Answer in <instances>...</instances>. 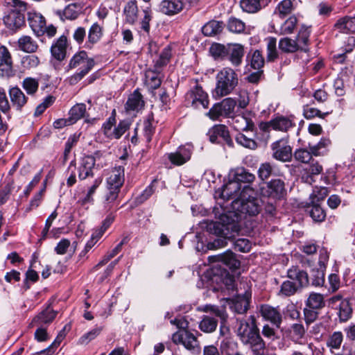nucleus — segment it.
I'll list each match as a JSON object with an SVG mask.
<instances>
[{"label":"nucleus","instance_id":"nucleus-1","mask_svg":"<svg viewBox=\"0 0 355 355\" xmlns=\"http://www.w3.org/2000/svg\"><path fill=\"white\" fill-rule=\"evenodd\" d=\"M234 211L221 215L219 221L211 222L208 230L218 236L208 244L209 249L226 246L227 239H232L239 231V223L246 215L256 216L261 210V202L256 191L250 185H244L240 193V198L233 200Z\"/></svg>","mask_w":355,"mask_h":355},{"label":"nucleus","instance_id":"nucleus-2","mask_svg":"<svg viewBox=\"0 0 355 355\" xmlns=\"http://www.w3.org/2000/svg\"><path fill=\"white\" fill-rule=\"evenodd\" d=\"M236 331L242 343L248 345L252 351L265 347V342L260 336L254 315L246 319H236Z\"/></svg>","mask_w":355,"mask_h":355},{"label":"nucleus","instance_id":"nucleus-3","mask_svg":"<svg viewBox=\"0 0 355 355\" xmlns=\"http://www.w3.org/2000/svg\"><path fill=\"white\" fill-rule=\"evenodd\" d=\"M216 87L213 91V97L220 98L230 94L239 83L238 74L231 67H224L216 76Z\"/></svg>","mask_w":355,"mask_h":355},{"label":"nucleus","instance_id":"nucleus-4","mask_svg":"<svg viewBox=\"0 0 355 355\" xmlns=\"http://www.w3.org/2000/svg\"><path fill=\"white\" fill-rule=\"evenodd\" d=\"M124 181V168L123 166L114 167L107 178V193L105 194L104 200V207L105 208L110 209L112 207L119 197V193Z\"/></svg>","mask_w":355,"mask_h":355},{"label":"nucleus","instance_id":"nucleus-5","mask_svg":"<svg viewBox=\"0 0 355 355\" xmlns=\"http://www.w3.org/2000/svg\"><path fill=\"white\" fill-rule=\"evenodd\" d=\"M94 60L89 58L85 51H82L76 53L70 60L69 69L78 68L79 71L69 78L71 85H75L85 77L94 67Z\"/></svg>","mask_w":355,"mask_h":355},{"label":"nucleus","instance_id":"nucleus-6","mask_svg":"<svg viewBox=\"0 0 355 355\" xmlns=\"http://www.w3.org/2000/svg\"><path fill=\"white\" fill-rule=\"evenodd\" d=\"M288 277L291 280L284 282L280 290L285 296L294 295L300 288L309 284L308 274L304 270L291 268L288 270Z\"/></svg>","mask_w":355,"mask_h":355},{"label":"nucleus","instance_id":"nucleus-7","mask_svg":"<svg viewBox=\"0 0 355 355\" xmlns=\"http://www.w3.org/2000/svg\"><path fill=\"white\" fill-rule=\"evenodd\" d=\"M12 2L13 8L3 17V21L9 29L16 31L24 25L26 4L19 0H12Z\"/></svg>","mask_w":355,"mask_h":355},{"label":"nucleus","instance_id":"nucleus-8","mask_svg":"<svg viewBox=\"0 0 355 355\" xmlns=\"http://www.w3.org/2000/svg\"><path fill=\"white\" fill-rule=\"evenodd\" d=\"M236 103L232 98H226L219 103H216L206 114L211 119L217 120L220 116L228 118L233 116Z\"/></svg>","mask_w":355,"mask_h":355},{"label":"nucleus","instance_id":"nucleus-9","mask_svg":"<svg viewBox=\"0 0 355 355\" xmlns=\"http://www.w3.org/2000/svg\"><path fill=\"white\" fill-rule=\"evenodd\" d=\"M261 191L263 196L279 200L286 193L284 182L280 179L271 180L261 188Z\"/></svg>","mask_w":355,"mask_h":355},{"label":"nucleus","instance_id":"nucleus-10","mask_svg":"<svg viewBox=\"0 0 355 355\" xmlns=\"http://www.w3.org/2000/svg\"><path fill=\"white\" fill-rule=\"evenodd\" d=\"M272 156L274 159L286 162L292 158V148L286 139H281L271 144Z\"/></svg>","mask_w":355,"mask_h":355},{"label":"nucleus","instance_id":"nucleus-11","mask_svg":"<svg viewBox=\"0 0 355 355\" xmlns=\"http://www.w3.org/2000/svg\"><path fill=\"white\" fill-rule=\"evenodd\" d=\"M186 101L187 104L196 107L202 105L203 108H207L209 106L208 95L199 85H196L187 93Z\"/></svg>","mask_w":355,"mask_h":355},{"label":"nucleus","instance_id":"nucleus-12","mask_svg":"<svg viewBox=\"0 0 355 355\" xmlns=\"http://www.w3.org/2000/svg\"><path fill=\"white\" fill-rule=\"evenodd\" d=\"M172 340L175 344H182L189 350L199 347L197 338L186 329H180L173 334Z\"/></svg>","mask_w":355,"mask_h":355},{"label":"nucleus","instance_id":"nucleus-13","mask_svg":"<svg viewBox=\"0 0 355 355\" xmlns=\"http://www.w3.org/2000/svg\"><path fill=\"white\" fill-rule=\"evenodd\" d=\"M192 151L193 146L187 144L180 146L175 152L168 154V158L173 164L181 166L190 159Z\"/></svg>","mask_w":355,"mask_h":355},{"label":"nucleus","instance_id":"nucleus-14","mask_svg":"<svg viewBox=\"0 0 355 355\" xmlns=\"http://www.w3.org/2000/svg\"><path fill=\"white\" fill-rule=\"evenodd\" d=\"M210 263H221L231 270H235L240 267V261L236 258L235 254L231 251H227L223 254L210 256L208 257Z\"/></svg>","mask_w":355,"mask_h":355},{"label":"nucleus","instance_id":"nucleus-15","mask_svg":"<svg viewBox=\"0 0 355 355\" xmlns=\"http://www.w3.org/2000/svg\"><path fill=\"white\" fill-rule=\"evenodd\" d=\"M251 298V291L245 290L243 293H239L232 300L231 309L239 314L245 313L249 306Z\"/></svg>","mask_w":355,"mask_h":355},{"label":"nucleus","instance_id":"nucleus-16","mask_svg":"<svg viewBox=\"0 0 355 355\" xmlns=\"http://www.w3.org/2000/svg\"><path fill=\"white\" fill-rule=\"evenodd\" d=\"M295 119L293 115L277 116L270 120L272 129L281 132H288L290 129L296 126Z\"/></svg>","mask_w":355,"mask_h":355},{"label":"nucleus","instance_id":"nucleus-17","mask_svg":"<svg viewBox=\"0 0 355 355\" xmlns=\"http://www.w3.org/2000/svg\"><path fill=\"white\" fill-rule=\"evenodd\" d=\"M243 186L239 184L232 178L226 183L222 189L221 197L225 200L234 199L236 200L240 198V193L242 191Z\"/></svg>","mask_w":355,"mask_h":355},{"label":"nucleus","instance_id":"nucleus-18","mask_svg":"<svg viewBox=\"0 0 355 355\" xmlns=\"http://www.w3.org/2000/svg\"><path fill=\"white\" fill-rule=\"evenodd\" d=\"M208 135L209 140L212 143L218 142V138L220 137L223 141L229 146H233V141L230 138L229 131L224 125H216L209 130Z\"/></svg>","mask_w":355,"mask_h":355},{"label":"nucleus","instance_id":"nucleus-19","mask_svg":"<svg viewBox=\"0 0 355 355\" xmlns=\"http://www.w3.org/2000/svg\"><path fill=\"white\" fill-rule=\"evenodd\" d=\"M28 21L33 31L37 35H42L45 33L46 21L44 17L35 11L28 12Z\"/></svg>","mask_w":355,"mask_h":355},{"label":"nucleus","instance_id":"nucleus-20","mask_svg":"<svg viewBox=\"0 0 355 355\" xmlns=\"http://www.w3.org/2000/svg\"><path fill=\"white\" fill-rule=\"evenodd\" d=\"M244 54V46L240 44H230L227 49L228 60L234 67L241 64Z\"/></svg>","mask_w":355,"mask_h":355},{"label":"nucleus","instance_id":"nucleus-21","mask_svg":"<svg viewBox=\"0 0 355 355\" xmlns=\"http://www.w3.org/2000/svg\"><path fill=\"white\" fill-rule=\"evenodd\" d=\"M261 314L267 320L270 321L276 327H280L282 322L281 313L276 309L269 305H262L261 306Z\"/></svg>","mask_w":355,"mask_h":355},{"label":"nucleus","instance_id":"nucleus-22","mask_svg":"<svg viewBox=\"0 0 355 355\" xmlns=\"http://www.w3.org/2000/svg\"><path fill=\"white\" fill-rule=\"evenodd\" d=\"M144 106L142 95L138 90L129 95L125 105V111L128 113L139 112Z\"/></svg>","mask_w":355,"mask_h":355},{"label":"nucleus","instance_id":"nucleus-23","mask_svg":"<svg viewBox=\"0 0 355 355\" xmlns=\"http://www.w3.org/2000/svg\"><path fill=\"white\" fill-rule=\"evenodd\" d=\"M67 40L64 35L60 36L51 48L52 56L59 60H63L66 57Z\"/></svg>","mask_w":355,"mask_h":355},{"label":"nucleus","instance_id":"nucleus-24","mask_svg":"<svg viewBox=\"0 0 355 355\" xmlns=\"http://www.w3.org/2000/svg\"><path fill=\"white\" fill-rule=\"evenodd\" d=\"M96 163V158L94 156H85L82 160L78 168L79 178L81 180H85L88 177L93 176V168Z\"/></svg>","mask_w":355,"mask_h":355},{"label":"nucleus","instance_id":"nucleus-25","mask_svg":"<svg viewBox=\"0 0 355 355\" xmlns=\"http://www.w3.org/2000/svg\"><path fill=\"white\" fill-rule=\"evenodd\" d=\"M184 3L180 0H163L160 4V10L167 15H174L182 10Z\"/></svg>","mask_w":355,"mask_h":355},{"label":"nucleus","instance_id":"nucleus-26","mask_svg":"<svg viewBox=\"0 0 355 355\" xmlns=\"http://www.w3.org/2000/svg\"><path fill=\"white\" fill-rule=\"evenodd\" d=\"M229 176L230 178L234 179L240 184L241 183L250 184L255 180V175L243 167L231 171Z\"/></svg>","mask_w":355,"mask_h":355},{"label":"nucleus","instance_id":"nucleus-27","mask_svg":"<svg viewBox=\"0 0 355 355\" xmlns=\"http://www.w3.org/2000/svg\"><path fill=\"white\" fill-rule=\"evenodd\" d=\"M125 21L130 25L135 24L138 19L139 8L136 0H130L125 5L123 8Z\"/></svg>","mask_w":355,"mask_h":355},{"label":"nucleus","instance_id":"nucleus-28","mask_svg":"<svg viewBox=\"0 0 355 355\" xmlns=\"http://www.w3.org/2000/svg\"><path fill=\"white\" fill-rule=\"evenodd\" d=\"M229 123L238 131L252 130L254 128L253 122L243 115L233 116L229 120Z\"/></svg>","mask_w":355,"mask_h":355},{"label":"nucleus","instance_id":"nucleus-29","mask_svg":"<svg viewBox=\"0 0 355 355\" xmlns=\"http://www.w3.org/2000/svg\"><path fill=\"white\" fill-rule=\"evenodd\" d=\"M12 105L16 110H21L27 103L28 98L18 87H12L9 91Z\"/></svg>","mask_w":355,"mask_h":355},{"label":"nucleus","instance_id":"nucleus-30","mask_svg":"<svg viewBox=\"0 0 355 355\" xmlns=\"http://www.w3.org/2000/svg\"><path fill=\"white\" fill-rule=\"evenodd\" d=\"M57 312L54 311L49 306L36 315L32 320V326H43V324L51 323L55 318Z\"/></svg>","mask_w":355,"mask_h":355},{"label":"nucleus","instance_id":"nucleus-31","mask_svg":"<svg viewBox=\"0 0 355 355\" xmlns=\"http://www.w3.org/2000/svg\"><path fill=\"white\" fill-rule=\"evenodd\" d=\"M334 28L343 33H355V17L345 16L337 20Z\"/></svg>","mask_w":355,"mask_h":355},{"label":"nucleus","instance_id":"nucleus-32","mask_svg":"<svg viewBox=\"0 0 355 355\" xmlns=\"http://www.w3.org/2000/svg\"><path fill=\"white\" fill-rule=\"evenodd\" d=\"M279 49L284 53H291L296 52L299 49L307 51L308 49L302 46H300L299 43L295 40L286 37L280 39L279 42Z\"/></svg>","mask_w":355,"mask_h":355},{"label":"nucleus","instance_id":"nucleus-33","mask_svg":"<svg viewBox=\"0 0 355 355\" xmlns=\"http://www.w3.org/2000/svg\"><path fill=\"white\" fill-rule=\"evenodd\" d=\"M19 49L26 53H33L37 51L38 44L31 36L23 35L17 41Z\"/></svg>","mask_w":355,"mask_h":355},{"label":"nucleus","instance_id":"nucleus-34","mask_svg":"<svg viewBox=\"0 0 355 355\" xmlns=\"http://www.w3.org/2000/svg\"><path fill=\"white\" fill-rule=\"evenodd\" d=\"M265 5V0H241L240 2L241 8L248 13H255Z\"/></svg>","mask_w":355,"mask_h":355},{"label":"nucleus","instance_id":"nucleus-35","mask_svg":"<svg viewBox=\"0 0 355 355\" xmlns=\"http://www.w3.org/2000/svg\"><path fill=\"white\" fill-rule=\"evenodd\" d=\"M325 305L324 295L318 293H311L306 301V306L312 309H320Z\"/></svg>","mask_w":355,"mask_h":355},{"label":"nucleus","instance_id":"nucleus-36","mask_svg":"<svg viewBox=\"0 0 355 355\" xmlns=\"http://www.w3.org/2000/svg\"><path fill=\"white\" fill-rule=\"evenodd\" d=\"M161 72L153 70L147 71L146 73V84L151 89H156L161 85L162 79L160 76Z\"/></svg>","mask_w":355,"mask_h":355},{"label":"nucleus","instance_id":"nucleus-37","mask_svg":"<svg viewBox=\"0 0 355 355\" xmlns=\"http://www.w3.org/2000/svg\"><path fill=\"white\" fill-rule=\"evenodd\" d=\"M172 56L171 49L169 46L165 47L161 53L158 59L155 61L154 69L158 72H161L162 68L168 64Z\"/></svg>","mask_w":355,"mask_h":355},{"label":"nucleus","instance_id":"nucleus-38","mask_svg":"<svg viewBox=\"0 0 355 355\" xmlns=\"http://www.w3.org/2000/svg\"><path fill=\"white\" fill-rule=\"evenodd\" d=\"M223 29V23L212 20L207 22L202 28V32L205 36H214L220 33Z\"/></svg>","mask_w":355,"mask_h":355},{"label":"nucleus","instance_id":"nucleus-39","mask_svg":"<svg viewBox=\"0 0 355 355\" xmlns=\"http://www.w3.org/2000/svg\"><path fill=\"white\" fill-rule=\"evenodd\" d=\"M352 307L349 302L347 300H341L339 309L338 317L340 322H345L352 317Z\"/></svg>","mask_w":355,"mask_h":355},{"label":"nucleus","instance_id":"nucleus-40","mask_svg":"<svg viewBox=\"0 0 355 355\" xmlns=\"http://www.w3.org/2000/svg\"><path fill=\"white\" fill-rule=\"evenodd\" d=\"M294 10L293 1L291 0H283L280 1L275 10V14L279 17L284 18L289 15Z\"/></svg>","mask_w":355,"mask_h":355},{"label":"nucleus","instance_id":"nucleus-41","mask_svg":"<svg viewBox=\"0 0 355 355\" xmlns=\"http://www.w3.org/2000/svg\"><path fill=\"white\" fill-rule=\"evenodd\" d=\"M267 60L269 62L274 61L278 58L279 53L277 49V39L275 37H269L266 39Z\"/></svg>","mask_w":355,"mask_h":355},{"label":"nucleus","instance_id":"nucleus-42","mask_svg":"<svg viewBox=\"0 0 355 355\" xmlns=\"http://www.w3.org/2000/svg\"><path fill=\"white\" fill-rule=\"evenodd\" d=\"M308 209L310 216L314 221L322 222L325 219L326 213L319 204H310Z\"/></svg>","mask_w":355,"mask_h":355},{"label":"nucleus","instance_id":"nucleus-43","mask_svg":"<svg viewBox=\"0 0 355 355\" xmlns=\"http://www.w3.org/2000/svg\"><path fill=\"white\" fill-rule=\"evenodd\" d=\"M86 112V106L83 103H78L71 107L69 111V116L71 123H75L78 120L85 116Z\"/></svg>","mask_w":355,"mask_h":355},{"label":"nucleus","instance_id":"nucleus-44","mask_svg":"<svg viewBox=\"0 0 355 355\" xmlns=\"http://www.w3.org/2000/svg\"><path fill=\"white\" fill-rule=\"evenodd\" d=\"M21 86L28 95H34L38 90L39 81L37 79L27 77L23 80Z\"/></svg>","mask_w":355,"mask_h":355},{"label":"nucleus","instance_id":"nucleus-45","mask_svg":"<svg viewBox=\"0 0 355 355\" xmlns=\"http://www.w3.org/2000/svg\"><path fill=\"white\" fill-rule=\"evenodd\" d=\"M217 324L218 322L215 318L206 315L200 322L199 327L205 333H211L216 330Z\"/></svg>","mask_w":355,"mask_h":355},{"label":"nucleus","instance_id":"nucleus-46","mask_svg":"<svg viewBox=\"0 0 355 355\" xmlns=\"http://www.w3.org/2000/svg\"><path fill=\"white\" fill-rule=\"evenodd\" d=\"M329 191L326 187H315L310 196V204H318L328 195Z\"/></svg>","mask_w":355,"mask_h":355},{"label":"nucleus","instance_id":"nucleus-47","mask_svg":"<svg viewBox=\"0 0 355 355\" xmlns=\"http://www.w3.org/2000/svg\"><path fill=\"white\" fill-rule=\"evenodd\" d=\"M297 24V19L295 16H291L287 19L280 27V34L289 35L293 33Z\"/></svg>","mask_w":355,"mask_h":355},{"label":"nucleus","instance_id":"nucleus-48","mask_svg":"<svg viewBox=\"0 0 355 355\" xmlns=\"http://www.w3.org/2000/svg\"><path fill=\"white\" fill-rule=\"evenodd\" d=\"M306 331L302 324L294 323L291 326V334L293 341L299 343L304 338Z\"/></svg>","mask_w":355,"mask_h":355},{"label":"nucleus","instance_id":"nucleus-49","mask_svg":"<svg viewBox=\"0 0 355 355\" xmlns=\"http://www.w3.org/2000/svg\"><path fill=\"white\" fill-rule=\"evenodd\" d=\"M311 30L310 27L302 25L300 29L297 39L295 40L300 46H302L307 49L309 44V38L310 36Z\"/></svg>","mask_w":355,"mask_h":355},{"label":"nucleus","instance_id":"nucleus-50","mask_svg":"<svg viewBox=\"0 0 355 355\" xmlns=\"http://www.w3.org/2000/svg\"><path fill=\"white\" fill-rule=\"evenodd\" d=\"M80 12V7L76 3L69 4L63 10V16L67 19L73 20L78 17Z\"/></svg>","mask_w":355,"mask_h":355},{"label":"nucleus","instance_id":"nucleus-51","mask_svg":"<svg viewBox=\"0 0 355 355\" xmlns=\"http://www.w3.org/2000/svg\"><path fill=\"white\" fill-rule=\"evenodd\" d=\"M102 27L97 23H94L90 28L88 33L89 42L92 44L96 43L102 37Z\"/></svg>","mask_w":355,"mask_h":355},{"label":"nucleus","instance_id":"nucleus-52","mask_svg":"<svg viewBox=\"0 0 355 355\" xmlns=\"http://www.w3.org/2000/svg\"><path fill=\"white\" fill-rule=\"evenodd\" d=\"M236 141L239 145L250 149L254 150L257 147V143L254 139L241 132L236 135Z\"/></svg>","mask_w":355,"mask_h":355},{"label":"nucleus","instance_id":"nucleus-53","mask_svg":"<svg viewBox=\"0 0 355 355\" xmlns=\"http://www.w3.org/2000/svg\"><path fill=\"white\" fill-rule=\"evenodd\" d=\"M274 166L270 162L262 163L257 171L258 176L261 180H267L273 173Z\"/></svg>","mask_w":355,"mask_h":355},{"label":"nucleus","instance_id":"nucleus-54","mask_svg":"<svg viewBox=\"0 0 355 355\" xmlns=\"http://www.w3.org/2000/svg\"><path fill=\"white\" fill-rule=\"evenodd\" d=\"M144 17L140 21L141 29L145 33H149L150 32V21L153 18L152 10L150 8L147 7L143 10Z\"/></svg>","mask_w":355,"mask_h":355},{"label":"nucleus","instance_id":"nucleus-55","mask_svg":"<svg viewBox=\"0 0 355 355\" xmlns=\"http://www.w3.org/2000/svg\"><path fill=\"white\" fill-rule=\"evenodd\" d=\"M21 65L26 69L35 68L40 64V59L35 55H25L21 59Z\"/></svg>","mask_w":355,"mask_h":355},{"label":"nucleus","instance_id":"nucleus-56","mask_svg":"<svg viewBox=\"0 0 355 355\" xmlns=\"http://www.w3.org/2000/svg\"><path fill=\"white\" fill-rule=\"evenodd\" d=\"M155 181L152 182L151 184L148 186L143 192L135 198V203L137 205L144 203L147 200L155 191Z\"/></svg>","mask_w":355,"mask_h":355},{"label":"nucleus","instance_id":"nucleus-57","mask_svg":"<svg viewBox=\"0 0 355 355\" xmlns=\"http://www.w3.org/2000/svg\"><path fill=\"white\" fill-rule=\"evenodd\" d=\"M227 28L235 33H241L245 30V24L236 18H230L228 21Z\"/></svg>","mask_w":355,"mask_h":355},{"label":"nucleus","instance_id":"nucleus-58","mask_svg":"<svg viewBox=\"0 0 355 355\" xmlns=\"http://www.w3.org/2000/svg\"><path fill=\"white\" fill-rule=\"evenodd\" d=\"M343 340V334L340 331H335L329 337L327 341V345L334 349H339Z\"/></svg>","mask_w":355,"mask_h":355},{"label":"nucleus","instance_id":"nucleus-59","mask_svg":"<svg viewBox=\"0 0 355 355\" xmlns=\"http://www.w3.org/2000/svg\"><path fill=\"white\" fill-rule=\"evenodd\" d=\"M264 64V58L259 50H255L251 57V67L254 69H260Z\"/></svg>","mask_w":355,"mask_h":355},{"label":"nucleus","instance_id":"nucleus-60","mask_svg":"<svg viewBox=\"0 0 355 355\" xmlns=\"http://www.w3.org/2000/svg\"><path fill=\"white\" fill-rule=\"evenodd\" d=\"M311 284L315 286H322L324 283V269L313 270L311 276Z\"/></svg>","mask_w":355,"mask_h":355},{"label":"nucleus","instance_id":"nucleus-61","mask_svg":"<svg viewBox=\"0 0 355 355\" xmlns=\"http://www.w3.org/2000/svg\"><path fill=\"white\" fill-rule=\"evenodd\" d=\"M307 177L305 181L311 184L313 182V175H318L322 171V166L318 163L312 164L306 169Z\"/></svg>","mask_w":355,"mask_h":355},{"label":"nucleus","instance_id":"nucleus-62","mask_svg":"<svg viewBox=\"0 0 355 355\" xmlns=\"http://www.w3.org/2000/svg\"><path fill=\"white\" fill-rule=\"evenodd\" d=\"M312 155H313L311 150L309 151L305 149H298L294 153L295 159L302 163L309 162L311 159Z\"/></svg>","mask_w":355,"mask_h":355},{"label":"nucleus","instance_id":"nucleus-63","mask_svg":"<svg viewBox=\"0 0 355 355\" xmlns=\"http://www.w3.org/2000/svg\"><path fill=\"white\" fill-rule=\"evenodd\" d=\"M331 144V141L327 138H322L320 141L314 146H310V150L315 156L321 155V150L328 147Z\"/></svg>","mask_w":355,"mask_h":355},{"label":"nucleus","instance_id":"nucleus-64","mask_svg":"<svg viewBox=\"0 0 355 355\" xmlns=\"http://www.w3.org/2000/svg\"><path fill=\"white\" fill-rule=\"evenodd\" d=\"M130 123L128 121L119 122L118 125L113 130V138L119 139L129 128Z\"/></svg>","mask_w":355,"mask_h":355}]
</instances>
